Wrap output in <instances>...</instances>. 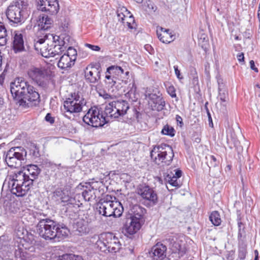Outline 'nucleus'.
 Listing matches in <instances>:
<instances>
[{"mask_svg":"<svg viewBox=\"0 0 260 260\" xmlns=\"http://www.w3.org/2000/svg\"><path fill=\"white\" fill-rule=\"evenodd\" d=\"M40 173L37 165H29L23 170H16L7 176L8 186L11 192L17 197L25 196Z\"/></svg>","mask_w":260,"mask_h":260,"instance_id":"obj_1","label":"nucleus"},{"mask_svg":"<svg viewBox=\"0 0 260 260\" xmlns=\"http://www.w3.org/2000/svg\"><path fill=\"white\" fill-rule=\"evenodd\" d=\"M10 90L19 106L27 108L39 102V93L32 85L22 78H18L11 83Z\"/></svg>","mask_w":260,"mask_h":260,"instance_id":"obj_2","label":"nucleus"},{"mask_svg":"<svg viewBox=\"0 0 260 260\" xmlns=\"http://www.w3.org/2000/svg\"><path fill=\"white\" fill-rule=\"evenodd\" d=\"M112 199L111 196H107L106 199L101 200L96 205V210L104 216L119 217L122 214L123 206L120 202ZM114 200H116L115 197Z\"/></svg>","mask_w":260,"mask_h":260,"instance_id":"obj_3","label":"nucleus"},{"mask_svg":"<svg viewBox=\"0 0 260 260\" xmlns=\"http://www.w3.org/2000/svg\"><path fill=\"white\" fill-rule=\"evenodd\" d=\"M174 156L172 148L166 144L154 146L150 152L153 161L160 167L170 165Z\"/></svg>","mask_w":260,"mask_h":260,"instance_id":"obj_4","label":"nucleus"},{"mask_svg":"<svg viewBox=\"0 0 260 260\" xmlns=\"http://www.w3.org/2000/svg\"><path fill=\"white\" fill-rule=\"evenodd\" d=\"M109 120V117H108L105 113L103 114L97 107L89 109L83 117L84 122L94 127L102 126Z\"/></svg>","mask_w":260,"mask_h":260,"instance_id":"obj_5","label":"nucleus"},{"mask_svg":"<svg viewBox=\"0 0 260 260\" xmlns=\"http://www.w3.org/2000/svg\"><path fill=\"white\" fill-rule=\"evenodd\" d=\"M27 6L26 0H17L13 2L7 8V18L14 23L20 22L24 11L27 9Z\"/></svg>","mask_w":260,"mask_h":260,"instance_id":"obj_6","label":"nucleus"},{"mask_svg":"<svg viewBox=\"0 0 260 260\" xmlns=\"http://www.w3.org/2000/svg\"><path fill=\"white\" fill-rule=\"evenodd\" d=\"M27 152L22 147H12L7 151L5 161L11 168L21 166L26 157Z\"/></svg>","mask_w":260,"mask_h":260,"instance_id":"obj_7","label":"nucleus"},{"mask_svg":"<svg viewBox=\"0 0 260 260\" xmlns=\"http://www.w3.org/2000/svg\"><path fill=\"white\" fill-rule=\"evenodd\" d=\"M129 104L125 101H117L110 102L105 108V114L109 118H116L127 113Z\"/></svg>","mask_w":260,"mask_h":260,"instance_id":"obj_8","label":"nucleus"},{"mask_svg":"<svg viewBox=\"0 0 260 260\" xmlns=\"http://www.w3.org/2000/svg\"><path fill=\"white\" fill-rule=\"evenodd\" d=\"M86 101L82 95L78 92L71 94V96L63 103V106L67 112L78 113L81 112L86 106Z\"/></svg>","mask_w":260,"mask_h":260,"instance_id":"obj_9","label":"nucleus"},{"mask_svg":"<svg viewBox=\"0 0 260 260\" xmlns=\"http://www.w3.org/2000/svg\"><path fill=\"white\" fill-rule=\"evenodd\" d=\"M57 222L49 218L39 221L37 225V230L40 237L46 240H54Z\"/></svg>","mask_w":260,"mask_h":260,"instance_id":"obj_10","label":"nucleus"},{"mask_svg":"<svg viewBox=\"0 0 260 260\" xmlns=\"http://www.w3.org/2000/svg\"><path fill=\"white\" fill-rule=\"evenodd\" d=\"M49 38L48 34H45L43 37L41 38L38 36L34 40V47L36 50L40 52L41 55L46 58L50 57L53 52H50L51 49L50 47H52L51 45H49Z\"/></svg>","mask_w":260,"mask_h":260,"instance_id":"obj_11","label":"nucleus"},{"mask_svg":"<svg viewBox=\"0 0 260 260\" xmlns=\"http://www.w3.org/2000/svg\"><path fill=\"white\" fill-rule=\"evenodd\" d=\"M148 99L149 106L152 110L161 111L165 106V102L161 96V94L157 90H153V92L146 95Z\"/></svg>","mask_w":260,"mask_h":260,"instance_id":"obj_12","label":"nucleus"},{"mask_svg":"<svg viewBox=\"0 0 260 260\" xmlns=\"http://www.w3.org/2000/svg\"><path fill=\"white\" fill-rule=\"evenodd\" d=\"M38 7L39 10L52 15L56 14L59 9L57 0H39Z\"/></svg>","mask_w":260,"mask_h":260,"instance_id":"obj_13","label":"nucleus"},{"mask_svg":"<svg viewBox=\"0 0 260 260\" xmlns=\"http://www.w3.org/2000/svg\"><path fill=\"white\" fill-rule=\"evenodd\" d=\"M91 219L86 215L79 218L73 224V229L75 231L78 232L80 234H87L90 231L89 223Z\"/></svg>","mask_w":260,"mask_h":260,"instance_id":"obj_14","label":"nucleus"},{"mask_svg":"<svg viewBox=\"0 0 260 260\" xmlns=\"http://www.w3.org/2000/svg\"><path fill=\"white\" fill-rule=\"evenodd\" d=\"M54 51L55 56L60 55L68 47L70 37L68 36H54Z\"/></svg>","mask_w":260,"mask_h":260,"instance_id":"obj_15","label":"nucleus"},{"mask_svg":"<svg viewBox=\"0 0 260 260\" xmlns=\"http://www.w3.org/2000/svg\"><path fill=\"white\" fill-rule=\"evenodd\" d=\"M138 193L145 200L154 205L157 202V196L153 189L148 186H142L138 190Z\"/></svg>","mask_w":260,"mask_h":260,"instance_id":"obj_16","label":"nucleus"},{"mask_svg":"<svg viewBox=\"0 0 260 260\" xmlns=\"http://www.w3.org/2000/svg\"><path fill=\"white\" fill-rule=\"evenodd\" d=\"M113 234L110 233H104L97 236V241L95 245L100 250L106 252L108 246L113 238Z\"/></svg>","mask_w":260,"mask_h":260,"instance_id":"obj_17","label":"nucleus"},{"mask_svg":"<svg viewBox=\"0 0 260 260\" xmlns=\"http://www.w3.org/2000/svg\"><path fill=\"white\" fill-rule=\"evenodd\" d=\"M101 69L100 67L87 68L85 71V78L87 82L96 83L100 80Z\"/></svg>","mask_w":260,"mask_h":260,"instance_id":"obj_18","label":"nucleus"},{"mask_svg":"<svg viewBox=\"0 0 260 260\" xmlns=\"http://www.w3.org/2000/svg\"><path fill=\"white\" fill-rule=\"evenodd\" d=\"M166 245L157 243L152 248L149 254L154 260H163L166 256Z\"/></svg>","mask_w":260,"mask_h":260,"instance_id":"obj_19","label":"nucleus"},{"mask_svg":"<svg viewBox=\"0 0 260 260\" xmlns=\"http://www.w3.org/2000/svg\"><path fill=\"white\" fill-rule=\"evenodd\" d=\"M28 76L38 84H43L42 80L45 78V71L41 69L32 68L28 71Z\"/></svg>","mask_w":260,"mask_h":260,"instance_id":"obj_20","label":"nucleus"},{"mask_svg":"<svg viewBox=\"0 0 260 260\" xmlns=\"http://www.w3.org/2000/svg\"><path fill=\"white\" fill-rule=\"evenodd\" d=\"M141 228L140 221L135 218H127L124 226V230L129 235L135 234Z\"/></svg>","mask_w":260,"mask_h":260,"instance_id":"obj_21","label":"nucleus"},{"mask_svg":"<svg viewBox=\"0 0 260 260\" xmlns=\"http://www.w3.org/2000/svg\"><path fill=\"white\" fill-rule=\"evenodd\" d=\"M156 34L159 40L164 43H171L175 38L170 29L162 27L157 28Z\"/></svg>","mask_w":260,"mask_h":260,"instance_id":"obj_22","label":"nucleus"},{"mask_svg":"<svg viewBox=\"0 0 260 260\" xmlns=\"http://www.w3.org/2000/svg\"><path fill=\"white\" fill-rule=\"evenodd\" d=\"M179 242L180 241L174 236H170L165 241L166 244H169V248L172 252L180 253L182 255L184 253V250Z\"/></svg>","mask_w":260,"mask_h":260,"instance_id":"obj_23","label":"nucleus"},{"mask_svg":"<svg viewBox=\"0 0 260 260\" xmlns=\"http://www.w3.org/2000/svg\"><path fill=\"white\" fill-rule=\"evenodd\" d=\"M52 200L60 203H68L70 201V197L68 191L62 188H58L53 192Z\"/></svg>","mask_w":260,"mask_h":260,"instance_id":"obj_24","label":"nucleus"},{"mask_svg":"<svg viewBox=\"0 0 260 260\" xmlns=\"http://www.w3.org/2000/svg\"><path fill=\"white\" fill-rule=\"evenodd\" d=\"M39 31L37 32V36L42 34V31L48 29L51 27L52 24V20L47 15L43 14L39 16L38 20Z\"/></svg>","mask_w":260,"mask_h":260,"instance_id":"obj_25","label":"nucleus"},{"mask_svg":"<svg viewBox=\"0 0 260 260\" xmlns=\"http://www.w3.org/2000/svg\"><path fill=\"white\" fill-rule=\"evenodd\" d=\"M13 48L15 53L21 52L25 50L23 36L20 33H15L13 42Z\"/></svg>","mask_w":260,"mask_h":260,"instance_id":"obj_26","label":"nucleus"},{"mask_svg":"<svg viewBox=\"0 0 260 260\" xmlns=\"http://www.w3.org/2000/svg\"><path fill=\"white\" fill-rule=\"evenodd\" d=\"M75 63V62L72 60L68 55L63 54L58 61L57 66L58 68L66 70L71 68Z\"/></svg>","mask_w":260,"mask_h":260,"instance_id":"obj_27","label":"nucleus"},{"mask_svg":"<svg viewBox=\"0 0 260 260\" xmlns=\"http://www.w3.org/2000/svg\"><path fill=\"white\" fill-rule=\"evenodd\" d=\"M54 239H63L68 236L69 230L68 228L62 224H60L57 222V226L55 228Z\"/></svg>","mask_w":260,"mask_h":260,"instance_id":"obj_28","label":"nucleus"},{"mask_svg":"<svg viewBox=\"0 0 260 260\" xmlns=\"http://www.w3.org/2000/svg\"><path fill=\"white\" fill-rule=\"evenodd\" d=\"M132 212L133 215L131 218L140 221L146 213V209L139 205H135L132 209Z\"/></svg>","mask_w":260,"mask_h":260,"instance_id":"obj_29","label":"nucleus"},{"mask_svg":"<svg viewBox=\"0 0 260 260\" xmlns=\"http://www.w3.org/2000/svg\"><path fill=\"white\" fill-rule=\"evenodd\" d=\"M13 249L11 250V252L12 250H14V255L16 260H25L27 256L26 255V252L23 251L22 246H21L18 243L17 245L15 243L14 246H12Z\"/></svg>","mask_w":260,"mask_h":260,"instance_id":"obj_30","label":"nucleus"},{"mask_svg":"<svg viewBox=\"0 0 260 260\" xmlns=\"http://www.w3.org/2000/svg\"><path fill=\"white\" fill-rule=\"evenodd\" d=\"M121 247V244L118 238L113 235V238H111V242L107 247V251L112 253H115L119 251Z\"/></svg>","mask_w":260,"mask_h":260,"instance_id":"obj_31","label":"nucleus"},{"mask_svg":"<svg viewBox=\"0 0 260 260\" xmlns=\"http://www.w3.org/2000/svg\"><path fill=\"white\" fill-rule=\"evenodd\" d=\"M82 194L84 199L86 201H90L92 200H94L97 196L96 192H94L93 190H92L87 185L84 187Z\"/></svg>","mask_w":260,"mask_h":260,"instance_id":"obj_32","label":"nucleus"},{"mask_svg":"<svg viewBox=\"0 0 260 260\" xmlns=\"http://www.w3.org/2000/svg\"><path fill=\"white\" fill-rule=\"evenodd\" d=\"M7 30L4 25L0 22V46H4L7 43Z\"/></svg>","mask_w":260,"mask_h":260,"instance_id":"obj_33","label":"nucleus"},{"mask_svg":"<svg viewBox=\"0 0 260 260\" xmlns=\"http://www.w3.org/2000/svg\"><path fill=\"white\" fill-rule=\"evenodd\" d=\"M209 219L212 223L215 226H218L221 223L220 215L217 211L212 212L209 216Z\"/></svg>","mask_w":260,"mask_h":260,"instance_id":"obj_34","label":"nucleus"},{"mask_svg":"<svg viewBox=\"0 0 260 260\" xmlns=\"http://www.w3.org/2000/svg\"><path fill=\"white\" fill-rule=\"evenodd\" d=\"M209 40L207 36L205 34H201L199 38V45L204 50H206L208 46Z\"/></svg>","mask_w":260,"mask_h":260,"instance_id":"obj_35","label":"nucleus"},{"mask_svg":"<svg viewBox=\"0 0 260 260\" xmlns=\"http://www.w3.org/2000/svg\"><path fill=\"white\" fill-rule=\"evenodd\" d=\"M166 180L170 185L175 187H179L180 182L178 181L177 178L174 177V174H168L166 178Z\"/></svg>","mask_w":260,"mask_h":260,"instance_id":"obj_36","label":"nucleus"},{"mask_svg":"<svg viewBox=\"0 0 260 260\" xmlns=\"http://www.w3.org/2000/svg\"><path fill=\"white\" fill-rule=\"evenodd\" d=\"M175 129L172 126L168 124L165 125L161 130V133L165 135L173 137L175 135Z\"/></svg>","mask_w":260,"mask_h":260,"instance_id":"obj_37","label":"nucleus"},{"mask_svg":"<svg viewBox=\"0 0 260 260\" xmlns=\"http://www.w3.org/2000/svg\"><path fill=\"white\" fill-rule=\"evenodd\" d=\"M87 186L97 194V192L100 191L99 189L103 186V184L102 181H94L89 183Z\"/></svg>","mask_w":260,"mask_h":260,"instance_id":"obj_38","label":"nucleus"},{"mask_svg":"<svg viewBox=\"0 0 260 260\" xmlns=\"http://www.w3.org/2000/svg\"><path fill=\"white\" fill-rule=\"evenodd\" d=\"M64 54L68 55L70 58H72V60L75 62L77 59V53L75 48L72 47H69L67 50V52Z\"/></svg>","mask_w":260,"mask_h":260,"instance_id":"obj_39","label":"nucleus"},{"mask_svg":"<svg viewBox=\"0 0 260 260\" xmlns=\"http://www.w3.org/2000/svg\"><path fill=\"white\" fill-rule=\"evenodd\" d=\"M59 260H83L81 256L73 254H63L59 257Z\"/></svg>","mask_w":260,"mask_h":260,"instance_id":"obj_40","label":"nucleus"},{"mask_svg":"<svg viewBox=\"0 0 260 260\" xmlns=\"http://www.w3.org/2000/svg\"><path fill=\"white\" fill-rule=\"evenodd\" d=\"M107 73H108L109 74H112L114 73H117L118 74H122L124 73V71L120 67L111 66L107 68Z\"/></svg>","mask_w":260,"mask_h":260,"instance_id":"obj_41","label":"nucleus"},{"mask_svg":"<svg viewBox=\"0 0 260 260\" xmlns=\"http://www.w3.org/2000/svg\"><path fill=\"white\" fill-rule=\"evenodd\" d=\"M108 74L109 73L106 72V75L105 76L106 83L108 84L109 86L112 87L116 84L117 79L116 77L112 76L111 75Z\"/></svg>","mask_w":260,"mask_h":260,"instance_id":"obj_42","label":"nucleus"},{"mask_svg":"<svg viewBox=\"0 0 260 260\" xmlns=\"http://www.w3.org/2000/svg\"><path fill=\"white\" fill-rule=\"evenodd\" d=\"M48 37L49 38V42H50V43H49V45H51V46H52V47H50V48L51 49L50 52H53V53H52V54L50 55V57H55V52L54 51V42H53V39H55V38L54 37V36L52 34H48Z\"/></svg>","mask_w":260,"mask_h":260,"instance_id":"obj_43","label":"nucleus"},{"mask_svg":"<svg viewBox=\"0 0 260 260\" xmlns=\"http://www.w3.org/2000/svg\"><path fill=\"white\" fill-rule=\"evenodd\" d=\"M129 14L130 12L125 7H119L117 10V17L121 16V14H126V15H127Z\"/></svg>","mask_w":260,"mask_h":260,"instance_id":"obj_44","label":"nucleus"},{"mask_svg":"<svg viewBox=\"0 0 260 260\" xmlns=\"http://www.w3.org/2000/svg\"><path fill=\"white\" fill-rule=\"evenodd\" d=\"M167 91L172 98L176 96V90L173 86H170L167 88Z\"/></svg>","mask_w":260,"mask_h":260,"instance_id":"obj_45","label":"nucleus"},{"mask_svg":"<svg viewBox=\"0 0 260 260\" xmlns=\"http://www.w3.org/2000/svg\"><path fill=\"white\" fill-rule=\"evenodd\" d=\"M147 7L150 11L151 12H155L156 10L157 7L154 4V3L150 1H148L147 2Z\"/></svg>","mask_w":260,"mask_h":260,"instance_id":"obj_46","label":"nucleus"},{"mask_svg":"<svg viewBox=\"0 0 260 260\" xmlns=\"http://www.w3.org/2000/svg\"><path fill=\"white\" fill-rule=\"evenodd\" d=\"M221 89L219 88L220 99L222 102H225L228 96L227 94L225 93H221Z\"/></svg>","mask_w":260,"mask_h":260,"instance_id":"obj_47","label":"nucleus"},{"mask_svg":"<svg viewBox=\"0 0 260 260\" xmlns=\"http://www.w3.org/2000/svg\"><path fill=\"white\" fill-rule=\"evenodd\" d=\"M85 46L88 47L89 49L92 50L99 51L100 50L101 48L99 46L93 45L89 44H86Z\"/></svg>","mask_w":260,"mask_h":260,"instance_id":"obj_48","label":"nucleus"},{"mask_svg":"<svg viewBox=\"0 0 260 260\" xmlns=\"http://www.w3.org/2000/svg\"><path fill=\"white\" fill-rule=\"evenodd\" d=\"M45 120L50 123H53L54 122V118L51 116L50 113L47 114L46 116H45Z\"/></svg>","mask_w":260,"mask_h":260,"instance_id":"obj_49","label":"nucleus"},{"mask_svg":"<svg viewBox=\"0 0 260 260\" xmlns=\"http://www.w3.org/2000/svg\"><path fill=\"white\" fill-rule=\"evenodd\" d=\"M174 68L175 74H176V76L177 77V78L179 79H183V77L182 76H181L180 72V71L178 69V67L174 66Z\"/></svg>","mask_w":260,"mask_h":260,"instance_id":"obj_50","label":"nucleus"},{"mask_svg":"<svg viewBox=\"0 0 260 260\" xmlns=\"http://www.w3.org/2000/svg\"><path fill=\"white\" fill-rule=\"evenodd\" d=\"M238 256H239V258L241 260H243L245 258V256H246V251L244 250H240L239 252Z\"/></svg>","mask_w":260,"mask_h":260,"instance_id":"obj_51","label":"nucleus"},{"mask_svg":"<svg viewBox=\"0 0 260 260\" xmlns=\"http://www.w3.org/2000/svg\"><path fill=\"white\" fill-rule=\"evenodd\" d=\"M210 158L211 159V164L213 167H215L217 165V163L216 162V158L213 155L210 156Z\"/></svg>","mask_w":260,"mask_h":260,"instance_id":"obj_52","label":"nucleus"},{"mask_svg":"<svg viewBox=\"0 0 260 260\" xmlns=\"http://www.w3.org/2000/svg\"><path fill=\"white\" fill-rule=\"evenodd\" d=\"M5 109L4 99L0 97V114L3 112Z\"/></svg>","mask_w":260,"mask_h":260,"instance_id":"obj_53","label":"nucleus"},{"mask_svg":"<svg viewBox=\"0 0 260 260\" xmlns=\"http://www.w3.org/2000/svg\"><path fill=\"white\" fill-rule=\"evenodd\" d=\"M238 60L240 62H244V56L243 53H239L237 55V56Z\"/></svg>","mask_w":260,"mask_h":260,"instance_id":"obj_54","label":"nucleus"},{"mask_svg":"<svg viewBox=\"0 0 260 260\" xmlns=\"http://www.w3.org/2000/svg\"><path fill=\"white\" fill-rule=\"evenodd\" d=\"M176 120L178 124H179L180 126H182L183 124L182 118L181 117L178 115H177L176 116Z\"/></svg>","mask_w":260,"mask_h":260,"instance_id":"obj_55","label":"nucleus"},{"mask_svg":"<svg viewBox=\"0 0 260 260\" xmlns=\"http://www.w3.org/2000/svg\"><path fill=\"white\" fill-rule=\"evenodd\" d=\"M249 63L251 69L254 71L255 72H258V71L257 68L255 67L254 61L251 60L250 61Z\"/></svg>","mask_w":260,"mask_h":260,"instance_id":"obj_56","label":"nucleus"},{"mask_svg":"<svg viewBox=\"0 0 260 260\" xmlns=\"http://www.w3.org/2000/svg\"><path fill=\"white\" fill-rule=\"evenodd\" d=\"M100 95L103 96V98L105 100H109L112 99V96L111 95H110L109 94L107 93H105L103 95L100 94Z\"/></svg>","mask_w":260,"mask_h":260,"instance_id":"obj_57","label":"nucleus"},{"mask_svg":"<svg viewBox=\"0 0 260 260\" xmlns=\"http://www.w3.org/2000/svg\"><path fill=\"white\" fill-rule=\"evenodd\" d=\"M182 172L181 170H178L176 171L175 174L174 175V177L176 178H179L181 176Z\"/></svg>","mask_w":260,"mask_h":260,"instance_id":"obj_58","label":"nucleus"},{"mask_svg":"<svg viewBox=\"0 0 260 260\" xmlns=\"http://www.w3.org/2000/svg\"><path fill=\"white\" fill-rule=\"evenodd\" d=\"M49 166L52 168V169H55L56 168H58V167H59L61 165L59 164L58 165H57L56 164H54L53 162H49Z\"/></svg>","mask_w":260,"mask_h":260,"instance_id":"obj_59","label":"nucleus"},{"mask_svg":"<svg viewBox=\"0 0 260 260\" xmlns=\"http://www.w3.org/2000/svg\"><path fill=\"white\" fill-rule=\"evenodd\" d=\"M126 25L128 26V27L130 29L135 28V23H134V24H133V23H131V22H126Z\"/></svg>","mask_w":260,"mask_h":260,"instance_id":"obj_60","label":"nucleus"},{"mask_svg":"<svg viewBox=\"0 0 260 260\" xmlns=\"http://www.w3.org/2000/svg\"><path fill=\"white\" fill-rule=\"evenodd\" d=\"M127 16L126 14H121V16L118 17L119 21H120L122 23H124V18Z\"/></svg>","mask_w":260,"mask_h":260,"instance_id":"obj_61","label":"nucleus"},{"mask_svg":"<svg viewBox=\"0 0 260 260\" xmlns=\"http://www.w3.org/2000/svg\"><path fill=\"white\" fill-rule=\"evenodd\" d=\"M127 22H131V23H133V24H134L135 22L134 17L132 15H129L128 17V20Z\"/></svg>","mask_w":260,"mask_h":260,"instance_id":"obj_62","label":"nucleus"},{"mask_svg":"<svg viewBox=\"0 0 260 260\" xmlns=\"http://www.w3.org/2000/svg\"><path fill=\"white\" fill-rule=\"evenodd\" d=\"M238 228L239 230H241V231H244V227L243 224L241 222H238Z\"/></svg>","mask_w":260,"mask_h":260,"instance_id":"obj_63","label":"nucleus"},{"mask_svg":"<svg viewBox=\"0 0 260 260\" xmlns=\"http://www.w3.org/2000/svg\"><path fill=\"white\" fill-rule=\"evenodd\" d=\"M243 232H244V231H241V230H239V231H238V238L239 239H241Z\"/></svg>","mask_w":260,"mask_h":260,"instance_id":"obj_64","label":"nucleus"}]
</instances>
